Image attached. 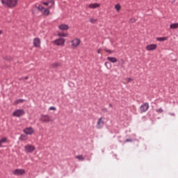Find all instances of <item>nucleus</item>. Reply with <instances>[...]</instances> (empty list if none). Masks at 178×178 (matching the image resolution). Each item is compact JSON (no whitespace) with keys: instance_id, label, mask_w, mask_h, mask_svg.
Returning a JSON list of instances; mask_svg holds the SVG:
<instances>
[{"instance_id":"nucleus-14","label":"nucleus","mask_w":178,"mask_h":178,"mask_svg":"<svg viewBox=\"0 0 178 178\" xmlns=\"http://www.w3.org/2000/svg\"><path fill=\"white\" fill-rule=\"evenodd\" d=\"M157 45L155 44H149L146 47L147 51H155V49L157 48Z\"/></svg>"},{"instance_id":"nucleus-35","label":"nucleus","mask_w":178,"mask_h":178,"mask_svg":"<svg viewBox=\"0 0 178 178\" xmlns=\"http://www.w3.org/2000/svg\"><path fill=\"white\" fill-rule=\"evenodd\" d=\"M2 33H3L2 30L0 29V35H2Z\"/></svg>"},{"instance_id":"nucleus-23","label":"nucleus","mask_w":178,"mask_h":178,"mask_svg":"<svg viewBox=\"0 0 178 178\" xmlns=\"http://www.w3.org/2000/svg\"><path fill=\"white\" fill-rule=\"evenodd\" d=\"M57 35L58 37H67V33H58Z\"/></svg>"},{"instance_id":"nucleus-34","label":"nucleus","mask_w":178,"mask_h":178,"mask_svg":"<svg viewBox=\"0 0 178 178\" xmlns=\"http://www.w3.org/2000/svg\"><path fill=\"white\" fill-rule=\"evenodd\" d=\"M97 54H101V49H99L97 50Z\"/></svg>"},{"instance_id":"nucleus-12","label":"nucleus","mask_w":178,"mask_h":178,"mask_svg":"<svg viewBox=\"0 0 178 178\" xmlns=\"http://www.w3.org/2000/svg\"><path fill=\"white\" fill-rule=\"evenodd\" d=\"M33 44L34 47H35L36 48H40V47H41V40H40V38H35L33 40Z\"/></svg>"},{"instance_id":"nucleus-25","label":"nucleus","mask_w":178,"mask_h":178,"mask_svg":"<svg viewBox=\"0 0 178 178\" xmlns=\"http://www.w3.org/2000/svg\"><path fill=\"white\" fill-rule=\"evenodd\" d=\"M19 140H21L22 141H26L27 140V136H26L25 135H21Z\"/></svg>"},{"instance_id":"nucleus-21","label":"nucleus","mask_w":178,"mask_h":178,"mask_svg":"<svg viewBox=\"0 0 178 178\" xmlns=\"http://www.w3.org/2000/svg\"><path fill=\"white\" fill-rule=\"evenodd\" d=\"M6 141H8V138H2L1 140H0V147H2V144H4L5 143H6Z\"/></svg>"},{"instance_id":"nucleus-5","label":"nucleus","mask_w":178,"mask_h":178,"mask_svg":"<svg viewBox=\"0 0 178 178\" xmlns=\"http://www.w3.org/2000/svg\"><path fill=\"white\" fill-rule=\"evenodd\" d=\"M24 113H25L24 110L17 109L13 112V116H15L16 118H20V116H23Z\"/></svg>"},{"instance_id":"nucleus-19","label":"nucleus","mask_w":178,"mask_h":178,"mask_svg":"<svg viewBox=\"0 0 178 178\" xmlns=\"http://www.w3.org/2000/svg\"><path fill=\"white\" fill-rule=\"evenodd\" d=\"M89 22H90V23H92V24H95V23H97V22H98V19H97L96 17H91L89 19Z\"/></svg>"},{"instance_id":"nucleus-32","label":"nucleus","mask_w":178,"mask_h":178,"mask_svg":"<svg viewBox=\"0 0 178 178\" xmlns=\"http://www.w3.org/2000/svg\"><path fill=\"white\" fill-rule=\"evenodd\" d=\"M105 51H106V52H108V54H112V52H113L111 50H109V49H105Z\"/></svg>"},{"instance_id":"nucleus-39","label":"nucleus","mask_w":178,"mask_h":178,"mask_svg":"<svg viewBox=\"0 0 178 178\" xmlns=\"http://www.w3.org/2000/svg\"><path fill=\"white\" fill-rule=\"evenodd\" d=\"M127 141H129V140H127Z\"/></svg>"},{"instance_id":"nucleus-36","label":"nucleus","mask_w":178,"mask_h":178,"mask_svg":"<svg viewBox=\"0 0 178 178\" xmlns=\"http://www.w3.org/2000/svg\"><path fill=\"white\" fill-rule=\"evenodd\" d=\"M122 63H124V60H121Z\"/></svg>"},{"instance_id":"nucleus-16","label":"nucleus","mask_w":178,"mask_h":178,"mask_svg":"<svg viewBox=\"0 0 178 178\" xmlns=\"http://www.w3.org/2000/svg\"><path fill=\"white\" fill-rule=\"evenodd\" d=\"M58 29L62 31L69 30V26L67 24H62L58 26Z\"/></svg>"},{"instance_id":"nucleus-20","label":"nucleus","mask_w":178,"mask_h":178,"mask_svg":"<svg viewBox=\"0 0 178 178\" xmlns=\"http://www.w3.org/2000/svg\"><path fill=\"white\" fill-rule=\"evenodd\" d=\"M170 29H171V30H176V29H178V22L177 23L171 24L170 25Z\"/></svg>"},{"instance_id":"nucleus-17","label":"nucleus","mask_w":178,"mask_h":178,"mask_svg":"<svg viewBox=\"0 0 178 178\" xmlns=\"http://www.w3.org/2000/svg\"><path fill=\"white\" fill-rule=\"evenodd\" d=\"M107 60L111 62V63H116V62H118V58L115 57H107Z\"/></svg>"},{"instance_id":"nucleus-2","label":"nucleus","mask_w":178,"mask_h":178,"mask_svg":"<svg viewBox=\"0 0 178 178\" xmlns=\"http://www.w3.org/2000/svg\"><path fill=\"white\" fill-rule=\"evenodd\" d=\"M35 6L44 16H48V15H49V9H51L49 7L48 8H45L40 4H36Z\"/></svg>"},{"instance_id":"nucleus-26","label":"nucleus","mask_w":178,"mask_h":178,"mask_svg":"<svg viewBox=\"0 0 178 178\" xmlns=\"http://www.w3.org/2000/svg\"><path fill=\"white\" fill-rule=\"evenodd\" d=\"M76 159L79 161H84V156L83 155L76 156Z\"/></svg>"},{"instance_id":"nucleus-18","label":"nucleus","mask_w":178,"mask_h":178,"mask_svg":"<svg viewBox=\"0 0 178 178\" xmlns=\"http://www.w3.org/2000/svg\"><path fill=\"white\" fill-rule=\"evenodd\" d=\"M168 40H169L168 37L156 38V40L160 41L161 42H163V41H168Z\"/></svg>"},{"instance_id":"nucleus-1","label":"nucleus","mask_w":178,"mask_h":178,"mask_svg":"<svg viewBox=\"0 0 178 178\" xmlns=\"http://www.w3.org/2000/svg\"><path fill=\"white\" fill-rule=\"evenodd\" d=\"M3 6L5 8H10V9H13L19 5V0H1Z\"/></svg>"},{"instance_id":"nucleus-13","label":"nucleus","mask_w":178,"mask_h":178,"mask_svg":"<svg viewBox=\"0 0 178 178\" xmlns=\"http://www.w3.org/2000/svg\"><path fill=\"white\" fill-rule=\"evenodd\" d=\"M101 6V4L98 3H93L88 5L89 9H98Z\"/></svg>"},{"instance_id":"nucleus-33","label":"nucleus","mask_w":178,"mask_h":178,"mask_svg":"<svg viewBox=\"0 0 178 178\" xmlns=\"http://www.w3.org/2000/svg\"><path fill=\"white\" fill-rule=\"evenodd\" d=\"M29 79V76H25L22 78V80H27Z\"/></svg>"},{"instance_id":"nucleus-30","label":"nucleus","mask_w":178,"mask_h":178,"mask_svg":"<svg viewBox=\"0 0 178 178\" xmlns=\"http://www.w3.org/2000/svg\"><path fill=\"white\" fill-rule=\"evenodd\" d=\"M130 23H136V19L135 18H131L129 20Z\"/></svg>"},{"instance_id":"nucleus-22","label":"nucleus","mask_w":178,"mask_h":178,"mask_svg":"<svg viewBox=\"0 0 178 178\" xmlns=\"http://www.w3.org/2000/svg\"><path fill=\"white\" fill-rule=\"evenodd\" d=\"M23 102H24V99H17L15 102V105H17L19 104H23Z\"/></svg>"},{"instance_id":"nucleus-29","label":"nucleus","mask_w":178,"mask_h":178,"mask_svg":"<svg viewBox=\"0 0 178 178\" xmlns=\"http://www.w3.org/2000/svg\"><path fill=\"white\" fill-rule=\"evenodd\" d=\"M156 112L158 113H162V112H163V110L162 108H159V109L156 110Z\"/></svg>"},{"instance_id":"nucleus-11","label":"nucleus","mask_w":178,"mask_h":178,"mask_svg":"<svg viewBox=\"0 0 178 178\" xmlns=\"http://www.w3.org/2000/svg\"><path fill=\"white\" fill-rule=\"evenodd\" d=\"M149 109V104L145 103L140 106V112H147Z\"/></svg>"},{"instance_id":"nucleus-6","label":"nucleus","mask_w":178,"mask_h":178,"mask_svg":"<svg viewBox=\"0 0 178 178\" xmlns=\"http://www.w3.org/2000/svg\"><path fill=\"white\" fill-rule=\"evenodd\" d=\"M13 175L15 176H23L26 173V170L23 169H15L13 171Z\"/></svg>"},{"instance_id":"nucleus-28","label":"nucleus","mask_w":178,"mask_h":178,"mask_svg":"<svg viewBox=\"0 0 178 178\" xmlns=\"http://www.w3.org/2000/svg\"><path fill=\"white\" fill-rule=\"evenodd\" d=\"M126 81H127V83H131V81H133V79H131V78H127V79H126Z\"/></svg>"},{"instance_id":"nucleus-24","label":"nucleus","mask_w":178,"mask_h":178,"mask_svg":"<svg viewBox=\"0 0 178 178\" xmlns=\"http://www.w3.org/2000/svg\"><path fill=\"white\" fill-rule=\"evenodd\" d=\"M115 9L117 10V12H120V9H122V6H120V4H117L115 6Z\"/></svg>"},{"instance_id":"nucleus-7","label":"nucleus","mask_w":178,"mask_h":178,"mask_svg":"<svg viewBox=\"0 0 178 178\" xmlns=\"http://www.w3.org/2000/svg\"><path fill=\"white\" fill-rule=\"evenodd\" d=\"M81 42V40H80V39L79 38L73 39L71 41L72 47H73V48H77V47L80 45Z\"/></svg>"},{"instance_id":"nucleus-3","label":"nucleus","mask_w":178,"mask_h":178,"mask_svg":"<svg viewBox=\"0 0 178 178\" xmlns=\"http://www.w3.org/2000/svg\"><path fill=\"white\" fill-rule=\"evenodd\" d=\"M24 151L26 154H33L35 151V147L33 145L28 144L25 145Z\"/></svg>"},{"instance_id":"nucleus-38","label":"nucleus","mask_w":178,"mask_h":178,"mask_svg":"<svg viewBox=\"0 0 178 178\" xmlns=\"http://www.w3.org/2000/svg\"><path fill=\"white\" fill-rule=\"evenodd\" d=\"M109 106L112 107V104H109Z\"/></svg>"},{"instance_id":"nucleus-27","label":"nucleus","mask_w":178,"mask_h":178,"mask_svg":"<svg viewBox=\"0 0 178 178\" xmlns=\"http://www.w3.org/2000/svg\"><path fill=\"white\" fill-rule=\"evenodd\" d=\"M104 65L107 69H111L112 67V65H111V63H109V62H106Z\"/></svg>"},{"instance_id":"nucleus-37","label":"nucleus","mask_w":178,"mask_h":178,"mask_svg":"<svg viewBox=\"0 0 178 178\" xmlns=\"http://www.w3.org/2000/svg\"><path fill=\"white\" fill-rule=\"evenodd\" d=\"M54 65V66H58V63H55Z\"/></svg>"},{"instance_id":"nucleus-31","label":"nucleus","mask_w":178,"mask_h":178,"mask_svg":"<svg viewBox=\"0 0 178 178\" xmlns=\"http://www.w3.org/2000/svg\"><path fill=\"white\" fill-rule=\"evenodd\" d=\"M49 111H56V108L54 107V106H51L49 107Z\"/></svg>"},{"instance_id":"nucleus-4","label":"nucleus","mask_w":178,"mask_h":178,"mask_svg":"<svg viewBox=\"0 0 178 178\" xmlns=\"http://www.w3.org/2000/svg\"><path fill=\"white\" fill-rule=\"evenodd\" d=\"M65 41L66 40L65 39L60 38L58 39L54 40L53 42L55 45H57V47H64Z\"/></svg>"},{"instance_id":"nucleus-10","label":"nucleus","mask_w":178,"mask_h":178,"mask_svg":"<svg viewBox=\"0 0 178 178\" xmlns=\"http://www.w3.org/2000/svg\"><path fill=\"white\" fill-rule=\"evenodd\" d=\"M104 118H100L97 120V124H96V127L97 129H102V127H104Z\"/></svg>"},{"instance_id":"nucleus-8","label":"nucleus","mask_w":178,"mask_h":178,"mask_svg":"<svg viewBox=\"0 0 178 178\" xmlns=\"http://www.w3.org/2000/svg\"><path fill=\"white\" fill-rule=\"evenodd\" d=\"M40 120L43 123H49L51 122V117L48 115H42L40 117Z\"/></svg>"},{"instance_id":"nucleus-9","label":"nucleus","mask_w":178,"mask_h":178,"mask_svg":"<svg viewBox=\"0 0 178 178\" xmlns=\"http://www.w3.org/2000/svg\"><path fill=\"white\" fill-rule=\"evenodd\" d=\"M24 133L28 136H31L34 134V129L31 127H26L23 130Z\"/></svg>"},{"instance_id":"nucleus-15","label":"nucleus","mask_w":178,"mask_h":178,"mask_svg":"<svg viewBox=\"0 0 178 178\" xmlns=\"http://www.w3.org/2000/svg\"><path fill=\"white\" fill-rule=\"evenodd\" d=\"M49 3H51V6H49V9H51L52 6L55 5V1L54 0H49L48 2H43V5H45L46 6H48Z\"/></svg>"}]
</instances>
